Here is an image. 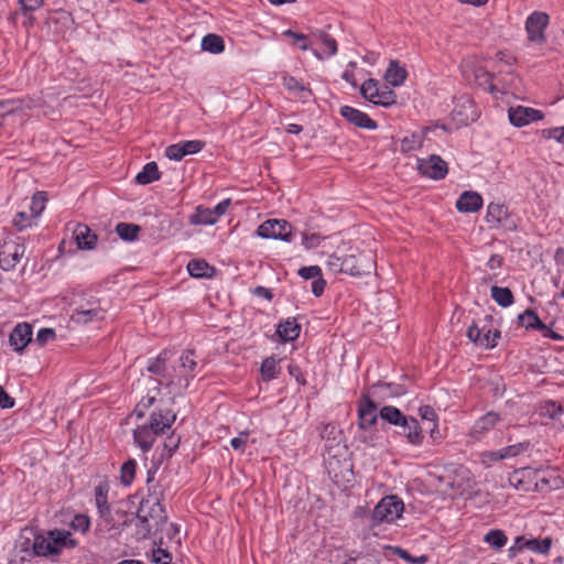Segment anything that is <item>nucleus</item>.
<instances>
[{"instance_id":"nucleus-1","label":"nucleus","mask_w":564,"mask_h":564,"mask_svg":"<svg viewBox=\"0 0 564 564\" xmlns=\"http://www.w3.org/2000/svg\"><path fill=\"white\" fill-rule=\"evenodd\" d=\"M76 541L70 538V532L65 530H51L46 535H37L32 530H23L20 534L18 546L26 556L58 555L63 549H73Z\"/></svg>"},{"instance_id":"nucleus-2","label":"nucleus","mask_w":564,"mask_h":564,"mask_svg":"<svg viewBox=\"0 0 564 564\" xmlns=\"http://www.w3.org/2000/svg\"><path fill=\"white\" fill-rule=\"evenodd\" d=\"M166 520L167 516L160 496L153 492L141 500L137 516H128L122 525L135 521V536L138 540H142L159 531Z\"/></svg>"},{"instance_id":"nucleus-3","label":"nucleus","mask_w":564,"mask_h":564,"mask_svg":"<svg viewBox=\"0 0 564 564\" xmlns=\"http://www.w3.org/2000/svg\"><path fill=\"white\" fill-rule=\"evenodd\" d=\"M198 369V364L195 358L194 350H186L180 357L178 368H173L175 378H169V388L175 393L185 391L191 379H193Z\"/></svg>"},{"instance_id":"nucleus-4","label":"nucleus","mask_w":564,"mask_h":564,"mask_svg":"<svg viewBox=\"0 0 564 564\" xmlns=\"http://www.w3.org/2000/svg\"><path fill=\"white\" fill-rule=\"evenodd\" d=\"M360 94L366 100L382 107H390L397 102V94L373 78L367 79L360 86Z\"/></svg>"},{"instance_id":"nucleus-5","label":"nucleus","mask_w":564,"mask_h":564,"mask_svg":"<svg viewBox=\"0 0 564 564\" xmlns=\"http://www.w3.org/2000/svg\"><path fill=\"white\" fill-rule=\"evenodd\" d=\"M462 72L468 82H473L490 93L495 91L492 75L489 73L482 61L475 57L466 58L462 64Z\"/></svg>"},{"instance_id":"nucleus-6","label":"nucleus","mask_w":564,"mask_h":564,"mask_svg":"<svg viewBox=\"0 0 564 564\" xmlns=\"http://www.w3.org/2000/svg\"><path fill=\"white\" fill-rule=\"evenodd\" d=\"M403 511L404 503L398 496H387L377 503L371 519L375 524L392 523L401 518Z\"/></svg>"},{"instance_id":"nucleus-7","label":"nucleus","mask_w":564,"mask_h":564,"mask_svg":"<svg viewBox=\"0 0 564 564\" xmlns=\"http://www.w3.org/2000/svg\"><path fill=\"white\" fill-rule=\"evenodd\" d=\"M257 235L263 239H280L289 242L293 236V228L284 219H268L258 227Z\"/></svg>"},{"instance_id":"nucleus-8","label":"nucleus","mask_w":564,"mask_h":564,"mask_svg":"<svg viewBox=\"0 0 564 564\" xmlns=\"http://www.w3.org/2000/svg\"><path fill=\"white\" fill-rule=\"evenodd\" d=\"M350 253L345 254L344 273L350 275L369 274L375 268V261L369 253H361L358 250L349 249Z\"/></svg>"},{"instance_id":"nucleus-9","label":"nucleus","mask_w":564,"mask_h":564,"mask_svg":"<svg viewBox=\"0 0 564 564\" xmlns=\"http://www.w3.org/2000/svg\"><path fill=\"white\" fill-rule=\"evenodd\" d=\"M231 205V200L226 198L217 204L214 208L197 206L195 213L191 215L189 221L193 225H214L217 220L226 214Z\"/></svg>"},{"instance_id":"nucleus-10","label":"nucleus","mask_w":564,"mask_h":564,"mask_svg":"<svg viewBox=\"0 0 564 564\" xmlns=\"http://www.w3.org/2000/svg\"><path fill=\"white\" fill-rule=\"evenodd\" d=\"M550 17L545 12L534 11L525 21V31L530 42L543 44L546 40L545 29L549 24Z\"/></svg>"},{"instance_id":"nucleus-11","label":"nucleus","mask_w":564,"mask_h":564,"mask_svg":"<svg viewBox=\"0 0 564 564\" xmlns=\"http://www.w3.org/2000/svg\"><path fill=\"white\" fill-rule=\"evenodd\" d=\"M486 223L490 228L498 229L505 227L513 230L516 225L510 220L507 206L499 203H489L485 216Z\"/></svg>"},{"instance_id":"nucleus-12","label":"nucleus","mask_w":564,"mask_h":564,"mask_svg":"<svg viewBox=\"0 0 564 564\" xmlns=\"http://www.w3.org/2000/svg\"><path fill=\"white\" fill-rule=\"evenodd\" d=\"M508 118L512 126L522 128L532 122L543 120L544 113L531 107L516 106L508 109Z\"/></svg>"},{"instance_id":"nucleus-13","label":"nucleus","mask_w":564,"mask_h":564,"mask_svg":"<svg viewBox=\"0 0 564 564\" xmlns=\"http://www.w3.org/2000/svg\"><path fill=\"white\" fill-rule=\"evenodd\" d=\"M417 170L424 176L441 180L447 174V164L441 156L433 154L427 159H417Z\"/></svg>"},{"instance_id":"nucleus-14","label":"nucleus","mask_w":564,"mask_h":564,"mask_svg":"<svg viewBox=\"0 0 564 564\" xmlns=\"http://www.w3.org/2000/svg\"><path fill=\"white\" fill-rule=\"evenodd\" d=\"M96 503L99 509V513H100L101 518H104V520L106 522L110 523V527L108 528V530H113L116 532L121 531V529L123 527L122 523H117L116 521L122 520V522H123L124 519L128 517V514L124 511H120V510H117L112 514L110 511V508L107 503V498L101 492L100 489H98L97 495H96Z\"/></svg>"},{"instance_id":"nucleus-15","label":"nucleus","mask_w":564,"mask_h":564,"mask_svg":"<svg viewBox=\"0 0 564 564\" xmlns=\"http://www.w3.org/2000/svg\"><path fill=\"white\" fill-rule=\"evenodd\" d=\"M40 100L28 98L22 100H6L0 102V126L4 124L8 117L14 116L17 112L30 110L40 107Z\"/></svg>"},{"instance_id":"nucleus-16","label":"nucleus","mask_w":564,"mask_h":564,"mask_svg":"<svg viewBox=\"0 0 564 564\" xmlns=\"http://www.w3.org/2000/svg\"><path fill=\"white\" fill-rule=\"evenodd\" d=\"M24 254V247L14 241L0 246V265L3 270L13 269Z\"/></svg>"},{"instance_id":"nucleus-17","label":"nucleus","mask_w":564,"mask_h":564,"mask_svg":"<svg viewBox=\"0 0 564 564\" xmlns=\"http://www.w3.org/2000/svg\"><path fill=\"white\" fill-rule=\"evenodd\" d=\"M203 147L204 142L199 140L185 141L167 147L165 150V155L170 160L181 161L185 155L199 152Z\"/></svg>"},{"instance_id":"nucleus-18","label":"nucleus","mask_w":564,"mask_h":564,"mask_svg":"<svg viewBox=\"0 0 564 564\" xmlns=\"http://www.w3.org/2000/svg\"><path fill=\"white\" fill-rule=\"evenodd\" d=\"M340 115L350 123L355 124L356 127L375 130L377 129V123L373 121L367 113L349 107V106H343L340 108Z\"/></svg>"},{"instance_id":"nucleus-19","label":"nucleus","mask_w":564,"mask_h":564,"mask_svg":"<svg viewBox=\"0 0 564 564\" xmlns=\"http://www.w3.org/2000/svg\"><path fill=\"white\" fill-rule=\"evenodd\" d=\"M104 317L105 311L98 305H91L90 307L80 306L70 315L72 321L78 325H87L95 321L104 319Z\"/></svg>"},{"instance_id":"nucleus-20","label":"nucleus","mask_w":564,"mask_h":564,"mask_svg":"<svg viewBox=\"0 0 564 564\" xmlns=\"http://www.w3.org/2000/svg\"><path fill=\"white\" fill-rule=\"evenodd\" d=\"M167 351L161 352L155 359L150 360L148 370L156 376H159L160 383L164 384L169 388V378H175L174 371L170 370L166 365L167 361Z\"/></svg>"},{"instance_id":"nucleus-21","label":"nucleus","mask_w":564,"mask_h":564,"mask_svg":"<svg viewBox=\"0 0 564 564\" xmlns=\"http://www.w3.org/2000/svg\"><path fill=\"white\" fill-rule=\"evenodd\" d=\"M32 339V327L28 323L18 324L10 334V345L17 351H22Z\"/></svg>"},{"instance_id":"nucleus-22","label":"nucleus","mask_w":564,"mask_h":564,"mask_svg":"<svg viewBox=\"0 0 564 564\" xmlns=\"http://www.w3.org/2000/svg\"><path fill=\"white\" fill-rule=\"evenodd\" d=\"M359 426L368 429L377 422V405L368 395H364L362 403L358 409Z\"/></svg>"},{"instance_id":"nucleus-23","label":"nucleus","mask_w":564,"mask_h":564,"mask_svg":"<svg viewBox=\"0 0 564 564\" xmlns=\"http://www.w3.org/2000/svg\"><path fill=\"white\" fill-rule=\"evenodd\" d=\"M73 237L79 249L91 250L97 243V236L85 224H77L75 226Z\"/></svg>"},{"instance_id":"nucleus-24","label":"nucleus","mask_w":564,"mask_h":564,"mask_svg":"<svg viewBox=\"0 0 564 564\" xmlns=\"http://www.w3.org/2000/svg\"><path fill=\"white\" fill-rule=\"evenodd\" d=\"M499 421L500 417L497 413L488 412L475 422L470 430V436L476 441L481 440Z\"/></svg>"},{"instance_id":"nucleus-25","label":"nucleus","mask_w":564,"mask_h":564,"mask_svg":"<svg viewBox=\"0 0 564 564\" xmlns=\"http://www.w3.org/2000/svg\"><path fill=\"white\" fill-rule=\"evenodd\" d=\"M175 419L176 415L171 410H160L159 412H153L151 414L149 425L154 432H156V434H161L172 426Z\"/></svg>"},{"instance_id":"nucleus-26","label":"nucleus","mask_w":564,"mask_h":564,"mask_svg":"<svg viewBox=\"0 0 564 564\" xmlns=\"http://www.w3.org/2000/svg\"><path fill=\"white\" fill-rule=\"evenodd\" d=\"M482 206V197L477 192L466 191L456 202V208L460 213H475Z\"/></svg>"},{"instance_id":"nucleus-27","label":"nucleus","mask_w":564,"mask_h":564,"mask_svg":"<svg viewBox=\"0 0 564 564\" xmlns=\"http://www.w3.org/2000/svg\"><path fill=\"white\" fill-rule=\"evenodd\" d=\"M532 470L529 468H521L513 471L509 477V484L517 490L529 491L536 484L531 479Z\"/></svg>"},{"instance_id":"nucleus-28","label":"nucleus","mask_w":564,"mask_h":564,"mask_svg":"<svg viewBox=\"0 0 564 564\" xmlns=\"http://www.w3.org/2000/svg\"><path fill=\"white\" fill-rule=\"evenodd\" d=\"M158 435L149 424L139 425L133 431L134 442L143 452H148L152 447Z\"/></svg>"},{"instance_id":"nucleus-29","label":"nucleus","mask_w":564,"mask_h":564,"mask_svg":"<svg viewBox=\"0 0 564 564\" xmlns=\"http://www.w3.org/2000/svg\"><path fill=\"white\" fill-rule=\"evenodd\" d=\"M406 77V69L401 66L398 61H390L389 66L383 75L386 82L393 87H399L405 82Z\"/></svg>"},{"instance_id":"nucleus-30","label":"nucleus","mask_w":564,"mask_h":564,"mask_svg":"<svg viewBox=\"0 0 564 564\" xmlns=\"http://www.w3.org/2000/svg\"><path fill=\"white\" fill-rule=\"evenodd\" d=\"M454 115L459 117L458 120L463 124H468L469 122L476 120L477 110L474 102L468 98H460L456 108L454 109Z\"/></svg>"},{"instance_id":"nucleus-31","label":"nucleus","mask_w":564,"mask_h":564,"mask_svg":"<svg viewBox=\"0 0 564 564\" xmlns=\"http://www.w3.org/2000/svg\"><path fill=\"white\" fill-rule=\"evenodd\" d=\"M283 85L289 91L293 93L294 96L303 102L307 101L313 95L308 86L304 85L293 76H284Z\"/></svg>"},{"instance_id":"nucleus-32","label":"nucleus","mask_w":564,"mask_h":564,"mask_svg":"<svg viewBox=\"0 0 564 564\" xmlns=\"http://www.w3.org/2000/svg\"><path fill=\"white\" fill-rule=\"evenodd\" d=\"M400 427L402 429V434L408 438L409 443L412 445L422 444L424 436L416 419L406 417L405 423H402Z\"/></svg>"},{"instance_id":"nucleus-33","label":"nucleus","mask_w":564,"mask_h":564,"mask_svg":"<svg viewBox=\"0 0 564 564\" xmlns=\"http://www.w3.org/2000/svg\"><path fill=\"white\" fill-rule=\"evenodd\" d=\"M430 130H431V128L426 127L420 131H414L410 135L404 137L401 140V145H400L401 152L408 153V152L421 149L423 145L424 139Z\"/></svg>"},{"instance_id":"nucleus-34","label":"nucleus","mask_w":564,"mask_h":564,"mask_svg":"<svg viewBox=\"0 0 564 564\" xmlns=\"http://www.w3.org/2000/svg\"><path fill=\"white\" fill-rule=\"evenodd\" d=\"M456 479L453 481H448L447 486L451 487L453 490H455L458 494H462L463 491L469 489L471 487V478L469 471L464 468L459 467L455 469Z\"/></svg>"},{"instance_id":"nucleus-35","label":"nucleus","mask_w":564,"mask_h":564,"mask_svg":"<svg viewBox=\"0 0 564 564\" xmlns=\"http://www.w3.org/2000/svg\"><path fill=\"white\" fill-rule=\"evenodd\" d=\"M321 435H322L323 438H327V441H329L330 436L333 435L332 443L326 445L327 454L329 456L332 455V449L333 448L337 449V453L333 455L334 457H336L337 455H340L341 454L340 452L345 449V447L341 446V444H340V440L338 438L340 433L336 430L335 426H333V425L324 426Z\"/></svg>"},{"instance_id":"nucleus-36","label":"nucleus","mask_w":564,"mask_h":564,"mask_svg":"<svg viewBox=\"0 0 564 564\" xmlns=\"http://www.w3.org/2000/svg\"><path fill=\"white\" fill-rule=\"evenodd\" d=\"M187 271L194 278H210L215 269L205 260H192L187 264Z\"/></svg>"},{"instance_id":"nucleus-37","label":"nucleus","mask_w":564,"mask_h":564,"mask_svg":"<svg viewBox=\"0 0 564 564\" xmlns=\"http://www.w3.org/2000/svg\"><path fill=\"white\" fill-rule=\"evenodd\" d=\"M280 360L274 357L265 358L260 368L261 377L264 381H270L275 379L281 372V367L279 366Z\"/></svg>"},{"instance_id":"nucleus-38","label":"nucleus","mask_w":564,"mask_h":564,"mask_svg":"<svg viewBox=\"0 0 564 564\" xmlns=\"http://www.w3.org/2000/svg\"><path fill=\"white\" fill-rule=\"evenodd\" d=\"M160 178V172L155 162L147 163L135 176V182L141 185L150 184Z\"/></svg>"},{"instance_id":"nucleus-39","label":"nucleus","mask_w":564,"mask_h":564,"mask_svg":"<svg viewBox=\"0 0 564 564\" xmlns=\"http://www.w3.org/2000/svg\"><path fill=\"white\" fill-rule=\"evenodd\" d=\"M379 415L383 421L399 427L402 425V423H405L406 419V416H404L399 409L391 405L381 408Z\"/></svg>"},{"instance_id":"nucleus-40","label":"nucleus","mask_w":564,"mask_h":564,"mask_svg":"<svg viewBox=\"0 0 564 564\" xmlns=\"http://www.w3.org/2000/svg\"><path fill=\"white\" fill-rule=\"evenodd\" d=\"M278 334L283 340H294L300 335V325L295 319H286L285 322L280 323Z\"/></svg>"},{"instance_id":"nucleus-41","label":"nucleus","mask_w":564,"mask_h":564,"mask_svg":"<svg viewBox=\"0 0 564 564\" xmlns=\"http://www.w3.org/2000/svg\"><path fill=\"white\" fill-rule=\"evenodd\" d=\"M202 50L212 54L223 53L225 43L221 36L217 34H207L202 40Z\"/></svg>"},{"instance_id":"nucleus-42","label":"nucleus","mask_w":564,"mask_h":564,"mask_svg":"<svg viewBox=\"0 0 564 564\" xmlns=\"http://www.w3.org/2000/svg\"><path fill=\"white\" fill-rule=\"evenodd\" d=\"M490 293L494 301L502 307H508L513 303V294L509 288L494 285Z\"/></svg>"},{"instance_id":"nucleus-43","label":"nucleus","mask_w":564,"mask_h":564,"mask_svg":"<svg viewBox=\"0 0 564 564\" xmlns=\"http://www.w3.org/2000/svg\"><path fill=\"white\" fill-rule=\"evenodd\" d=\"M518 321L519 324L525 327L527 329L544 328V324L532 310H527L524 313L520 314L518 316Z\"/></svg>"},{"instance_id":"nucleus-44","label":"nucleus","mask_w":564,"mask_h":564,"mask_svg":"<svg viewBox=\"0 0 564 564\" xmlns=\"http://www.w3.org/2000/svg\"><path fill=\"white\" fill-rule=\"evenodd\" d=\"M116 231L123 240L133 241L138 238L140 227L134 224L120 223L117 225Z\"/></svg>"},{"instance_id":"nucleus-45","label":"nucleus","mask_w":564,"mask_h":564,"mask_svg":"<svg viewBox=\"0 0 564 564\" xmlns=\"http://www.w3.org/2000/svg\"><path fill=\"white\" fill-rule=\"evenodd\" d=\"M372 397H397L402 394L401 389L392 383L372 386L370 389Z\"/></svg>"},{"instance_id":"nucleus-46","label":"nucleus","mask_w":564,"mask_h":564,"mask_svg":"<svg viewBox=\"0 0 564 564\" xmlns=\"http://www.w3.org/2000/svg\"><path fill=\"white\" fill-rule=\"evenodd\" d=\"M484 541L494 549H501L506 545L508 538L502 530H490L484 538Z\"/></svg>"},{"instance_id":"nucleus-47","label":"nucleus","mask_w":564,"mask_h":564,"mask_svg":"<svg viewBox=\"0 0 564 564\" xmlns=\"http://www.w3.org/2000/svg\"><path fill=\"white\" fill-rule=\"evenodd\" d=\"M137 463L134 459L127 460L120 469V481L123 486H130L135 476Z\"/></svg>"},{"instance_id":"nucleus-48","label":"nucleus","mask_w":564,"mask_h":564,"mask_svg":"<svg viewBox=\"0 0 564 564\" xmlns=\"http://www.w3.org/2000/svg\"><path fill=\"white\" fill-rule=\"evenodd\" d=\"M527 549L539 553V554H547L551 545H552V539L551 538H544L542 540L538 539H531L527 543Z\"/></svg>"},{"instance_id":"nucleus-49","label":"nucleus","mask_w":564,"mask_h":564,"mask_svg":"<svg viewBox=\"0 0 564 564\" xmlns=\"http://www.w3.org/2000/svg\"><path fill=\"white\" fill-rule=\"evenodd\" d=\"M324 240L325 237L321 236L318 232L304 231L302 234V245L306 250L319 247Z\"/></svg>"},{"instance_id":"nucleus-50","label":"nucleus","mask_w":564,"mask_h":564,"mask_svg":"<svg viewBox=\"0 0 564 564\" xmlns=\"http://www.w3.org/2000/svg\"><path fill=\"white\" fill-rule=\"evenodd\" d=\"M540 135L544 140H554L558 144L564 145V126L542 129Z\"/></svg>"},{"instance_id":"nucleus-51","label":"nucleus","mask_w":564,"mask_h":564,"mask_svg":"<svg viewBox=\"0 0 564 564\" xmlns=\"http://www.w3.org/2000/svg\"><path fill=\"white\" fill-rule=\"evenodd\" d=\"M317 40L325 46L326 55L333 56L337 53V42L324 31L314 33Z\"/></svg>"},{"instance_id":"nucleus-52","label":"nucleus","mask_w":564,"mask_h":564,"mask_svg":"<svg viewBox=\"0 0 564 564\" xmlns=\"http://www.w3.org/2000/svg\"><path fill=\"white\" fill-rule=\"evenodd\" d=\"M562 413V406L554 401H545L539 406V414L541 416L555 419Z\"/></svg>"},{"instance_id":"nucleus-53","label":"nucleus","mask_w":564,"mask_h":564,"mask_svg":"<svg viewBox=\"0 0 564 564\" xmlns=\"http://www.w3.org/2000/svg\"><path fill=\"white\" fill-rule=\"evenodd\" d=\"M46 196L44 192H37L33 195L30 205L32 217H39L45 208Z\"/></svg>"},{"instance_id":"nucleus-54","label":"nucleus","mask_w":564,"mask_h":564,"mask_svg":"<svg viewBox=\"0 0 564 564\" xmlns=\"http://www.w3.org/2000/svg\"><path fill=\"white\" fill-rule=\"evenodd\" d=\"M529 448L528 442L518 443L514 445H510L500 449L502 458H511L516 457L522 453H524Z\"/></svg>"},{"instance_id":"nucleus-55","label":"nucleus","mask_w":564,"mask_h":564,"mask_svg":"<svg viewBox=\"0 0 564 564\" xmlns=\"http://www.w3.org/2000/svg\"><path fill=\"white\" fill-rule=\"evenodd\" d=\"M345 254L338 256L337 252L329 256L326 265L329 271L334 273H344V267H345Z\"/></svg>"},{"instance_id":"nucleus-56","label":"nucleus","mask_w":564,"mask_h":564,"mask_svg":"<svg viewBox=\"0 0 564 564\" xmlns=\"http://www.w3.org/2000/svg\"><path fill=\"white\" fill-rule=\"evenodd\" d=\"M419 414L422 417V420L432 424L430 432H431V435L433 436L435 427H436V420H437V415H436L434 409L429 405H423L419 409Z\"/></svg>"},{"instance_id":"nucleus-57","label":"nucleus","mask_w":564,"mask_h":564,"mask_svg":"<svg viewBox=\"0 0 564 564\" xmlns=\"http://www.w3.org/2000/svg\"><path fill=\"white\" fill-rule=\"evenodd\" d=\"M499 337H500L499 330L491 332L490 329H488L487 332H485L481 335L479 347L485 348V349L494 348L496 346L497 339Z\"/></svg>"},{"instance_id":"nucleus-58","label":"nucleus","mask_w":564,"mask_h":564,"mask_svg":"<svg viewBox=\"0 0 564 564\" xmlns=\"http://www.w3.org/2000/svg\"><path fill=\"white\" fill-rule=\"evenodd\" d=\"M283 35L291 37L294 43L299 44V47L302 51H308L311 48L310 43L307 41V36L302 33H297L292 30H286L283 32Z\"/></svg>"},{"instance_id":"nucleus-59","label":"nucleus","mask_w":564,"mask_h":564,"mask_svg":"<svg viewBox=\"0 0 564 564\" xmlns=\"http://www.w3.org/2000/svg\"><path fill=\"white\" fill-rule=\"evenodd\" d=\"M56 333L53 328H42L37 332L35 343L40 346H44L47 343L54 340Z\"/></svg>"},{"instance_id":"nucleus-60","label":"nucleus","mask_w":564,"mask_h":564,"mask_svg":"<svg viewBox=\"0 0 564 564\" xmlns=\"http://www.w3.org/2000/svg\"><path fill=\"white\" fill-rule=\"evenodd\" d=\"M299 274L305 280H316L322 276V270L318 265L303 267L299 270Z\"/></svg>"},{"instance_id":"nucleus-61","label":"nucleus","mask_w":564,"mask_h":564,"mask_svg":"<svg viewBox=\"0 0 564 564\" xmlns=\"http://www.w3.org/2000/svg\"><path fill=\"white\" fill-rule=\"evenodd\" d=\"M32 214L29 215L28 213H24V212H20L15 215L14 219H13V225L22 230L26 227H30L31 224H32Z\"/></svg>"},{"instance_id":"nucleus-62","label":"nucleus","mask_w":564,"mask_h":564,"mask_svg":"<svg viewBox=\"0 0 564 564\" xmlns=\"http://www.w3.org/2000/svg\"><path fill=\"white\" fill-rule=\"evenodd\" d=\"M152 558L158 564H172V555L161 547L153 551Z\"/></svg>"},{"instance_id":"nucleus-63","label":"nucleus","mask_w":564,"mask_h":564,"mask_svg":"<svg viewBox=\"0 0 564 564\" xmlns=\"http://www.w3.org/2000/svg\"><path fill=\"white\" fill-rule=\"evenodd\" d=\"M501 452L499 451H489L481 454V463L489 467L492 463L502 460Z\"/></svg>"},{"instance_id":"nucleus-64","label":"nucleus","mask_w":564,"mask_h":564,"mask_svg":"<svg viewBox=\"0 0 564 564\" xmlns=\"http://www.w3.org/2000/svg\"><path fill=\"white\" fill-rule=\"evenodd\" d=\"M72 527L77 531H82V532L87 531L89 528L88 517H86L84 514L76 516L72 522Z\"/></svg>"}]
</instances>
